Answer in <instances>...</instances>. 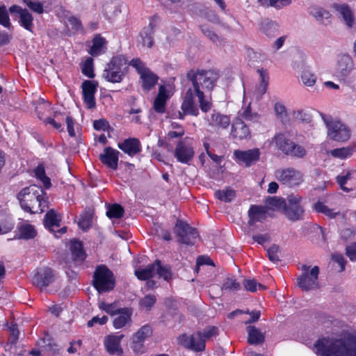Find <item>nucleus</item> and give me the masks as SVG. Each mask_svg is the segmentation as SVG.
<instances>
[{"mask_svg": "<svg viewBox=\"0 0 356 356\" xmlns=\"http://www.w3.org/2000/svg\"><path fill=\"white\" fill-rule=\"evenodd\" d=\"M10 13H17L19 15V23L26 30L33 32V17L26 8H22L17 5H13L9 8Z\"/></svg>", "mask_w": 356, "mask_h": 356, "instance_id": "a211bd4d", "label": "nucleus"}, {"mask_svg": "<svg viewBox=\"0 0 356 356\" xmlns=\"http://www.w3.org/2000/svg\"><path fill=\"white\" fill-rule=\"evenodd\" d=\"M314 350L318 356H356V336L344 333L339 339L322 338Z\"/></svg>", "mask_w": 356, "mask_h": 356, "instance_id": "f03ea898", "label": "nucleus"}, {"mask_svg": "<svg viewBox=\"0 0 356 356\" xmlns=\"http://www.w3.org/2000/svg\"><path fill=\"white\" fill-rule=\"evenodd\" d=\"M83 101L88 108H93L96 102L95 94L97 92V84L91 81H84L82 83Z\"/></svg>", "mask_w": 356, "mask_h": 356, "instance_id": "412c9836", "label": "nucleus"}, {"mask_svg": "<svg viewBox=\"0 0 356 356\" xmlns=\"http://www.w3.org/2000/svg\"><path fill=\"white\" fill-rule=\"evenodd\" d=\"M43 190L35 185L22 189L18 199L23 210L31 213H42L46 207Z\"/></svg>", "mask_w": 356, "mask_h": 356, "instance_id": "7ed1b4c3", "label": "nucleus"}, {"mask_svg": "<svg viewBox=\"0 0 356 356\" xmlns=\"http://www.w3.org/2000/svg\"><path fill=\"white\" fill-rule=\"evenodd\" d=\"M232 134L234 138L241 140L250 136V132L249 128L242 120H237L232 125Z\"/></svg>", "mask_w": 356, "mask_h": 356, "instance_id": "bb28decb", "label": "nucleus"}, {"mask_svg": "<svg viewBox=\"0 0 356 356\" xmlns=\"http://www.w3.org/2000/svg\"><path fill=\"white\" fill-rule=\"evenodd\" d=\"M324 122L328 129L327 134L337 141H346L350 138L349 129L338 120H329L323 118Z\"/></svg>", "mask_w": 356, "mask_h": 356, "instance_id": "1a4fd4ad", "label": "nucleus"}, {"mask_svg": "<svg viewBox=\"0 0 356 356\" xmlns=\"http://www.w3.org/2000/svg\"><path fill=\"white\" fill-rule=\"evenodd\" d=\"M301 79L305 86H312L316 83V77L309 70H305L301 74Z\"/></svg>", "mask_w": 356, "mask_h": 356, "instance_id": "09e8293b", "label": "nucleus"}, {"mask_svg": "<svg viewBox=\"0 0 356 356\" xmlns=\"http://www.w3.org/2000/svg\"><path fill=\"white\" fill-rule=\"evenodd\" d=\"M317 20L321 21L322 23L326 24L324 19H329L330 18V14L323 9L316 10L313 14Z\"/></svg>", "mask_w": 356, "mask_h": 356, "instance_id": "bf43d9fd", "label": "nucleus"}, {"mask_svg": "<svg viewBox=\"0 0 356 356\" xmlns=\"http://www.w3.org/2000/svg\"><path fill=\"white\" fill-rule=\"evenodd\" d=\"M155 302L156 297L153 295H147L140 301V305L147 309H149Z\"/></svg>", "mask_w": 356, "mask_h": 356, "instance_id": "4d7b16f0", "label": "nucleus"}, {"mask_svg": "<svg viewBox=\"0 0 356 356\" xmlns=\"http://www.w3.org/2000/svg\"><path fill=\"white\" fill-rule=\"evenodd\" d=\"M175 232L179 236V241L186 245H193L198 237L197 232L182 220H177L175 225Z\"/></svg>", "mask_w": 356, "mask_h": 356, "instance_id": "f8f14e48", "label": "nucleus"}, {"mask_svg": "<svg viewBox=\"0 0 356 356\" xmlns=\"http://www.w3.org/2000/svg\"><path fill=\"white\" fill-rule=\"evenodd\" d=\"M194 95H195L194 90L188 88L184 97L181 106L182 111L178 112V118L179 119L184 120L186 115L194 116H197L198 115L199 110L195 105Z\"/></svg>", "mask_w": 356, "mask_h": 356, "instance_id": "4468645a", "label": "nucleus"}, {"mask_svg": "<svg viewBox=\"0 0 356 356\" xmlns=\"http://www.w3.org/2000/svg\"><path fill=\"white\" fill-rule=\"evenodd\" d=\"M129 65L134 67L140 75L148 70V68L145 67V63L140 58L132 59Z\"/></svg>", "mask_w": 356, "mask_h": 356, "instance_id": "5fc2aeb1", "label": "nucleus"}, {"mask_svg": "<svg viewBox=\"0 0 356 356\" xmlns=\"http://www.w3.org/2000/svg\"><path fill=\"white\" fill-rule=\"evenodd\" d=\"M275 177L277 181L289 187L299 186L304 180L303 174L293 168L277 169Z\"/></svg>", "mask_w": 356, "mask_h": 356, "instance_id": "6e6552de", "label": "nucleus"}, {"mask_svg": "<svg viewBox=\"0 0 356 356\" xmlns=\"http://www.w3.org/2000/svg\"><path fill=\"white\" fill-rule=\"evenodd\" d=\"M313 209L316 211L317 213H322L325 215L329 216V217H334V212L332 209H329L325 204L322 202H317L313 206Z\"/></svg>", "mask_w": 356, "mask_h": 356, "instance_id": "a18cd8bd", "label": "nucleus"}, {"mask_svg": "<svg viewBox=\"0 0 356 356\" xmlns=\"http://www.w3.org/2000/svg\"><path fill=\"white\" fill-rule=\"evenodd\" d=\"M0 24L8 29L11 27L10 17L4 5L0 6Z\"/></svg>", "mask_w": 356, "mask_h": 356, "instance_id": "de8ad7c7", "label": "nucleus"}, {"mask_svg": "<svg viewBox=\"0 0 356 356\" xmlns=\"http://www.w3.org/2000/svg\"><path fill=\"white\" fill-rule=\"evenodd\" d=\"M133 309L129 307L121 308L115 314L117 316L113 319V325L115 329H121L129 324L131 321Z\"/></svg>", "mask_w": 356, "mask_h": 356, "instance_id": "393cba45", "label": "nucleus"}, {"mask_svg": "<svg viewBox=\"0 0 356 356\" xmlns=\"http://www.w3.org/2000/svg\"><path fill=\"white\" fill-rule=\"evenodd\" d=\"M218 334V328L216 327L212 326L207 327L204 332L202 333V339L204 340L206 339H209L213 337H215Z\"/></svg>", "mask_w": 356, "mask_h": 356, "instance_id": "69168bd1", "label": "nucleus"}, {"mask_svg": "<svg viewBox=\"0 0 356 356\" xmlns=\"http://www.w3.org/2000/svg\"><path fill=\"white\" fill-rule=\"evenodd\" d=\"M230 123L229 118L220 113H213L211 117L210 124L222 129L227 128Z\"/></svg>", "mask_w": 356, "mask_h": 356, "instance_id": "2f4dec72", "label": "nucleus"}, {"mask_svg": "<svg viewBox=\"0 0 356 356\" xmlns=\"http://www.w3.org/2000/svg\"><path fill=\"white\" fill-rule=\"evenodd\" d=\"M93 285L99 293L111 291L115 279L113 272L105 265L97 266L93 275Z\"/></svg>", "mask_w": 356, "mask_h": 356, "instance_id": "20e7f679", "label": "nucleus"}, {"mask_svg": "<svg viewBox=\"0 0 356 356\" xmlns=\"http://www.w3.org/2000/svg\"><path fill=\"white\" fill-rule=\"evenodd\" d=\"M346 254L351 261L356 260V243L346 248Z\"/></svg>", "mask_w": 356, "mask_h": 356, "instance_id": "774afa93", "label": "nucleus"}, {"mask_svg": "<svg viewBox=\"0 0 356 356\" xmlns=\"http://www.w3.org/2000/svg\"><path fill=\"white\" fill-rule=\"evenodd\" d=\"M221 289L227 291H237L240 289V284L236 282L234 276H227L223 280Z\"/></svg>", "mask_w": 356, "mask_h": 356, "instance_id": "e433bc0d", "label": "nucleus"}, {"mask_svg": "<svg viewBox=\"0 0 356 356\" xmlns=\"http://www.w3.org/2000/svg\"><path fill=\"white\" fill-rule=\"evenodd\" d=\"M82 73L89 77V78H93L95 76V74L93 72V60L91 58H88L83 66H82Z\"/></svg>", "mask_w": 356, "mask_h": 356, "instance_id": "49530a36", "label": "nucleus"}, {"mask_svg": "<svg viewBox=\"0 0 356 356\" xmlns=\"http://www.w3.org/2000/svg\"><path fill=\"white\" fill-rule=\"evenodd\" d=\"M273 143L284 154L296 158H303L306 155V149L300 145L296 144L284 134H279L274 136Z\"/></svg>", "mask_w": 356, "mask_h": 356, "instance_id": "39448f33", "label": "nucleus"}, {"mask_svg": "<svg viewBox=\"0 0 356 356\" xmlns=\"http://www.w3.org/2000/svg\"><path fill=\"white\" fill-rule=\"evenodd\" d=\"M71 252L74 257L79 260L84 259V252L83 250V245L80 241H72L70 247Z\"/></svg>", "mask_w": 356, "mask_h": 356, "instance_id": "a19ab883", "label": "nucleus"}, {"mask_svg": "<svg viewBox=\"0 0 356 356\" xmlns=\"http://www.w3.org/2000/svg\"><path fill=\"white\" fill-rule=\"evenodd\" d=\"M234 155L236 159L243 162L247 166H250L259 159L260 152L259 149L246 151L235 150Z\"/></svg>", "mask_w": 356, "mask_h": 356, "instance_id": "b1692460", "label": "nucleus"}, {"mask_svg": "<svg viewBox=\"0 0 356 356\" xmlns=\"http://www.w3.org/2000/svg\"><path fill=\"white\" fill-rule=\"evenodd\" d=\"M143 83V88L145 90H149L157 83L159 77L153 73L149 69L140 75Z\"/></svg>", "mask_w": 356, "mask_h": 356, "instance_id": "cd10ccee", "label": "nucleus"}, {"mask_svg": "<svg viewBox=\"0 0 356 356\" xmlns=\"http://www.w3.org/2000/svg\"><path fill=\"white\" fill-rule=\"evenodd\" d=\"M65 120V122L67 124V129L69 135L71 137H74L76 136V133H75V131L74 129V120L70 116H66Z\"/></svg>", "mask_w": 356, "mask_h": 356, "instance_id": "338daca9", "label": "nucleus"}, {"mask_svg": "<svg viewBox=\"0 0 356 356\" xmlns=\"http://www.w3.org/2000/svg\"><path fill=\"white\" fill-rule=\"evenodd\" d=\"M19 234L20 238L30 239L33 238L36 236L37 232L33 225L26 224L19 228Z\"/></svg>", "mask_w": 356, "mask_h": 356, "instance_id": "4c0bfd02", "label": "nucleus"}, {"mask_svg": "<svg viewBox=\"0 0 356 356\" xmlns=\"http://www.w3.org/2000/svg\"><path fill=\"white\" fill-rule=\"evenodd\" d=\"M219 76L218 72L214 70H191L187 73V78L192 82L193 90L203 112H207L211 108V103L205 99L204 93L211 92Z\"/></svg>", "mask_w": 356, "mask_h": 356, "instance_id": "f257e3e1", "label": "nucleus"}, {"mask_svg": "<svg viewBox=\"0 0 356 356\" xmlns=\"http://www.w3.org/2000/svg\"><path fill=\"white\" fill-rule=\"evenodd\" d=\"M127 60L124 56L119 55L112 58L108 67L104 70L103 76L109 82L120 83L124 76V69Z\"/></svg>", "mask_w": 356, "mask_h": 356, "instance_id": "423d86ee", "label": "nucleus"}, {"mask_svg": "<svg viewBox=\"0 0 356 356\" xmlns=\"http://www.w3.org/2000/svg\"><path fill=\"white\" fill-rule=\"evenodd\" d=\"M65 117L63 115H56L55 118H47L45 120L47 124L52 125L56 129L63 131L62 124L60 120H65Z\"/></svg>", "mask_w": 356, "mask_h": 356, "instance_id": "603ef678", "label": "nucleus"}, {"mask_svg": "<svg viewBox=\"0 0 356 356\" xmlns=\"http://www.w3.org/2000/svg\"><path fill=\"white\" fill-rule=\"evenodd\" d=\"M353 149L350 147H342L333 149L330 152V154L334 157H337L340 159H346L350 156L353 154Z\"/></svg>", "mask_w": 356, "mask_h": 356, "instance_id": "c03bdc74", "label": "nucleus"}, {"mask_svg": "<svg viewBox=\"0 0 356 356\" xmlns=\"http://www.w3.org/2000/svg\"><path fill=\"white\" fill-rule=\"evenodd\" d=\"M244 287L247 291L250 292H255L257 290V286L259 289L265 290L266 287L261 284H258L254 280H247L243 282Z\"/></svg>", "mask_w": 356, "mask_h": 356, "instance_id": "3c124183", "label": "nucleus"}, {"mask_svg": "<svg viewBox=\"0 0 356 356\" xmlns=\"http://www.w3.org/2000/svg\"><path fill=\"white\" fill-rule=\"evenodd\" d=\"M275 112L276 115L281 119L284 118L286 117V110L285 106L280 104V103H276L274 106Z\"/></svg>", "mask_w": 356, "mask_h": 356, "instance_id": "0e129e2a", "label": "nucleus"}, {"mask_svg": "<svg viewBox=\"0 0 356 356\" xmlns=\"http://www.w3.org/2000/svg\"><path fill=\"white\" fill-rule=\"evenodd\" d=\"M278 252L279 247L277 245H273L270 247L267 250L268 259L273 262L279 261Z\"/></svg>", "mask_w": 356, "mask_h": 356, "instance_id": "13d9d810", "label": "nucleus"}, {"mask_svg": "<svg viewBox=\"0 0 356 356\" xmlns=\"http://www.w3.org/2000/svg\"><path fill=\"white\" fill-rule=\"evenodd\" d=\"M100 309L106 312L107 314L115 316L120 309H118L115 303L108 304L105 302H101L99 304Z\"/></svg>", "mask_w": 356, "mask_h": 356, "instance_id": "8fccbe9b", "label": "nucleus"}, {"mask_svg": "<svg viewBox=\"0 0 356 356\" xmlns=\"http://www.w3.org/2000/svg\"><path fill=\"white\" fill-rule=\"evenodd\" d=\"M124 213L123 207L118 204H114L108 207L106 211V216L109 218H120L123 216Z\"/></svg>", "mask_w": 356, "mask_h": 356, "instance_id": "58836bf2", "label": "nucleus"}, {"mask_svg": "<svg viewBox=\"0 0 356 356\" xmlns=\"http://www.w3.org/2000/svg\"><path fill=\"white\" fill-rule=\"evenodd\" d=\"M214 196L222 202H230L235 198L236 191L230 187H226L222 190L216 191Z\"/></svg>", "mask_w": 356, "mask_h": 356, "instance_id": "c756f323", "label": "nucleus"}, {"mask_svg": "<svg viewBox=\"0 0 356 356\" xmlns=\"http://www.w3.org/2000/svg\"><path fill=\"white\" fill-rule=\"evenodd\" d=\"M154 264L155 274H158L160 277L166 281H170L172 278V273L170 267L163 266L159 260H156Z\"/></svg>", "mask_w": 356, "mask_h": 356, "instance_id": "72a5a7b5", "label": "nucleus"}, {"mask_svg": "<svg viewBox=\"0 0 356 356\" xmlns=\"http://www.w3.org/2000/svg\"><path fill=\"white\" fill-rule=\"evenodd\" d=\"M22 1L34 13L42 14L44 13L43 3L36 0H22Z\"/></svg>", "mask_w": 356, "mask_h": 356, "instance_id": "37998d69", "label": "nucleus"}, {"mask_svg": "<svg viewBox=\"0 0 356 356\" xmlns=\"http://www.w3.org/2000/svg\"><path fill=\"white\" fill-rule=\"evenodd\" d=\"M241 118L247 121H253L257 118V114L251 112L250 106H248L241 113Z\"/></svg>", "mask_w": 356, "mask_h": 356, "instance_id": "680f3d73", "label": "nucleus"}, {"mask_svg": "<svg viewBox=\"0 0 356 356\" xmlns=\"http://www.w3.org/2000/svg\"><path fill=\"white\" fill-rule=\"evenodd\" d=\"M134 274L140 280H147L153 277L155 275L154 264L148 265L146 268L136 270Z\"/></svg>", "mask_w": 356, "mask_h": 356, "instance_id": "c85d7f7f", "label": "nucleus"}, {"mask_svg": "<svg viewBox=\"0 0 356 356\" xmlns=\"http://www.w3.org/2000/svg\"><path fill=\"white\" fill-rule=\"evenodd\" d=\"M173 155L178 162L189 164L195 156V150L186 139L179 140L173 150Z\"/></svg>", "mask_w": 356, "mask_h": 356, "instance_id": "9b49d317", "label": "nucleus"}, {"mask_svg": "<svg viewBox=\"0 0 356 356\" xmlns=\"http://www.w3.org/2000/svg\"><path fill=\"white\" fill-rule=\"evenodd\" d=\"M353 173V171L348 170L343 172L337 177V182L339 185L340 188L345 192H349L352 190V188L347 187L346 184L348 183V181L351 179Z\"/></svg>", "mask_w": 356, "mask_h": 356, "instance_id": "f704fd0d", "label": "nucleus"}, {"mask_svg": "<svg viewBox=\"0 0 356 356\" xmlns=\"http://www.w3.org/2000/svg\"><path fill=\"white\" fill-rule=\"evenodd\" d=\"M118 147L124 153L130 156H134L141 152L140 140L136 138H129L118 143Z\"/></svg>", "mask_w": 356, "mask_h": 356, "instance_id": "4be33fe9", "label": "nucleus"}, {"mask_svg": "<svg viewBox=\"0 0 356 356\" xmlns=\"http://www.w3.org/2000/svg\"><path fill=\"white\" fill-rule=\"evenodd\" d=\"M170 98V94L163 85L159 88V92L153 104L154 110L158 113H164L167 101Z\"/></svg>", "mask_w": 356, "mask_h": 356, "instance_id": "5701e85b", "label": "nucleus"}, {"mask_svg": "<svg viewBox=\"0 0 356 356\" xmlns=\"http://www.w3.org/2000/svg\"><path fill=\"white\" fill-rule=\"evenodd\" d=\"M124 335L111 334L106 336L104 341V345L106 351L110 355H122L123 353L122 348L120 346L121 340Z\"/></svg>", "mask_w": 356, "mask_h": 356, "instance_id": "aec40b11", "label": "nucleus"}, {"mask_svg": "<svg viewBox=\"0 0 356 356\" xmlns=\"http://www.w3.org/2000/svg\"><path fill=\"white\" fill-rule=\"evenodd\" d=\"M61 220V215L56 212L54 209H51L47 211L44 216V224L50 231L55 233L56 237H59L67 232L66 227H63L57 231L55 230V228L60 227Z\"/></svg>", "mask_w": 356, "mask_h": 356, "instance_id": "dca6fc26", "label": "nucleus"}, {"mask_svg": "<svg viewBox=\"0 0 356 356\" xmlns=\"http://www.w3.org/2000/svg\"><path fill=\"white\" fill-rule=\"evenodd\" d=\"M120 152L111 147H106L99 155L100 161L107 168L116 170L118 168Z\"/></svg>", "mask_w": 356, "mask_h": 356, "instance_id": "6ab92c4d", "label": "nucleus"}, {"mask_svg": "<svg viewBox=\"0 0 356 356\" xmlns=\"http://www.w3.org/2000/svg\"><path fill=\"white\" fill-rule=\"evenodd\" d=\"M337 10L347 26L351 27L354 22V17L351 10L344 5L339 6Z\"/></svg>", "mask_w": 356, "mask_h": 356, "instance_id": "c9c22d12", "label": "nucleus"}, {"mask_svg": "<svg viewBox=\"0 0 356 356\" xmlns=\"http://www.w3.org/2000/svg\"><path fill=\"white\" fill-rule=\"evenodd\" d=\"M302 270L304 272L301 277L298 279V286L304 291H309L318 287V275L319 268L314 266L309 273V267L303 265Z\"/></svg>", "mask_w": 356, "mask_h": 356, "instance_id": "9d476101", "label": "nucleus"}, {"mask_svg": "<svg viewBox=\"0 0 356 356\" xmlns=\"http://www.w3.org/2000/svg\"><path fill=\"white\" fill-rule=\"evenodd\" d=\"M302 201V197L298 195L291 194L287 197L284 212L289 220L297 221L302 219L305 209Z\"/></svg>", "mask_w": 356, "mask_h": 356, "instance_id": "0eeeda50", "label": "nucleus"}, {"mask_svg": "<svg viewBox=\"0 0 356 356\" xmlns=\"http://www.w3.org/2000/svg\"><path fill=\"white\" fill-rule=\"evenodd\" d=\"M258 72L259 73L261 79V83L258 88V90L261 95H263L267 90L269 76L267 71L264 69H259Z\"/></svg>", "mask_w": 356, "mask_h": 356, "instance_id": "79ce46f5", "label": "nucleus"}, {"mask_svg": "<svg viewBox=\"0 0 356 356\" xmlns=\"http://www.w3.org/2000/svg\"><path fill=\"white\" fill-rule=\"evenodd\" d=\"M69 24L71 25L72 29L74 31H81L83 29V26L81 20L75 17H70L68 19Z\"/></svg>", "mask_w": 356, "mask_h": 356, "instance_id": "e2e57ef3", "label": "nucleus"}, {"mask_svg": "<svg viewBox=\"0 0 356 356\" xmlns=\"http://www.w3.org/2000/svg\"><path fill=\"white\" fill-rule=\"evenodd\" d=\"M54 273L50 268H40L33 277V283L37 287L43 289L54 282Z\"/></svg>", "mask_w": 356, "mask_h": 356, "instance_id": "f3484780", "label": "nucleus"}, {"mask_svg": "<svg viewBox=\"0 0 356 356\" xmlns=\"http://www.w3.org/2000/svg\"><path fill=\"white\" fill-rule=\"evenodd\" d=\"M178 343L192 350L199 352L205 348L204 339L202 332H197L191 336L182 334L178 337Z\"/></svg>", "mask_w": 356, "mask_h": 356, "instance_id": "ddd939ff", "label": "nucleus"}, {"mask_svg": "<svg viewBox=\"0 0 356 356\" xmlns=\"http://www.w3.org/2000/svg\"><path fill=\"white\" fill-rule=\"evenodd\" d=\"M185 134V129H180V130H170L166 138L168 140H171L174 138H180V140H182L181 138Z\"/></svg>", "mask_w": 356, "mask_h": 356, "instance_id": "052dcab7", "label": "nucleus"}, {"mask_svg": "<svg viewBox=\"0 0 356 356\" xmlns=\"http://www.w3.org/2000/svg\"><path fill=\"white\" fill-rule=\"evenodd\" d=\"M35 177L42 181L45 188H49L51 186V180L46 176L43 165H40L35 168Z\"/></svg>", "mask_w": 356, "mask_h": 356, "instance_id": "ea45409f", "label": "nucleus"}, {"mask_svg": "<svg viewBox=\"0 0 356 356\" xmlns=\"http://www.w3.org/2000/svg\"><path fill=\"white\" fill-rule=\"evenodd\" d=\"M153 333L152 328L149 325H144L136 332L132 336L131 348L136 353H143L145 340L151 337Z\"/></svg>", "mask_w": 356, "mask_h": 356, "instance_id": "2eb2a0df", "label": "nucleus"}, {"mask_svg": "<svg viewBox=\"0 0 356 356\" xmlns=\"http://www.w3.org/2000/svg\"><path fill=\"white\" fill-rule=\"evenodd\" d=\"M247 330L248 333V341L249 343L258 344L264 341V334L254 326H248Z\"/></svg>", "mask_w": 356, "mask_h": 356, "instance_id": "473e14b6", "label": "nucleus"}, {"mask_svg": "<svg viewBox=\"0 0 356 356\" xmlns=\"http://www.w3.org/2000/svg\"><path fill=\"white\" fill-rule=\"evenodd\" d=\"M106 43V40L100 35H96L92 40V45L89 51L90 54L93 56H99L104 50Z\"/></svg>", "mask_w": 356, "mask_h": 356, "instance_id": "7c9ffc66", "label": "nucleus"}, {"mask_svg": "<svg viewBox=\"0 0 356 356\" xmlns=\"http://www.w3.org/2000/svg\"><path fill=\"white\" fill-rule=\"evenodd\" d=\"M248 225H253L256 222H262L266 219V210L264 207L252 205L248 211Z\"/></svg>", "mask_w": 356, "mask_h": 356, "instance_id": "a878e982", "label": "nucleus"}, {"mask_svg": "<svg viewBox=\"0 0 356 356\" xmlns=\"http://www.w3.org/2000/svg\"><path fill=\"white\" fill-rule=\"evenodd\" d=\"M93 127L97 131H109L111 129L109 122L105 119H99L93 122Z\"/></svg>", "mask_w": 356, "mask_h": 356, "instance_id": "6e6d98bb", "label": "nucleus"}, {"mask_svg": "<svg viewBox=\"0 0 356 356\" xmlns=\"http://www.w3.org/2000/svg\"><path fill=\"white\" fill-rule=\"evenodd\" d=\"M152 33L146 31L145 29L141 32L140 35L143 39V44L148 48L152 47L154 45V38Z\"/></svg>", "mask_w": 356, "mask_h": 356, "instance_id": "864d4df0", "label": "nucleus"}]
</instances>
